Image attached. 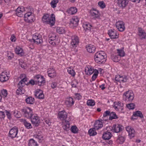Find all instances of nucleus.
Instances as JSON below:
<instances>
[{
    "instance_id": "f257e3e1",
    "label": "nucleus",
    "mask_w": 146,
    "mask_h": 146,
    "mask_svg": "<svg viewBox=\"0 0 146 146\" xmlns=\"http://www.w3.org/2000/svg\"><path fill=\"white\" fill-rule=\"evenodd\" d=\"M42 20L43 23L53 26L55 21V15L53 14H52L50 15L48 14H44L42 17Z\"/></svg>"
},
{
    "instance_id": "f03ea898",
    "label": "nucleus",
    "mask_w": 146,
    "mask_h": 146,
    "mask_svg": "<svg viewBox=\"0 0 146 146\" xmlns=\"http://www.w3.org/2000/svg\"><path fill=\"white\" fill-rule=\"evenodd\" d=\"M106 53L103 51H99L96 53L94 56L95 62L99 64L104 63L106 60Z\"/></svg>"
},
{
    "instance_id": "7ed1b4c3",
    "label": "nucleus",
    "mask_w": 146,
    "mask_h": 146,
    "mask_svg": "<svg viewBox=\"0 0 146 146\" xmlns=\"http://www.w3.org/2000/svg\"><path fill=\"white\" fill-rule=\"evenodd\" d=\"M49 43L52 46H54L59 42L58 38L56 35L53 33H50L48 35Z\"/></svg>"
},
{
    "instance_id": "20e7f679",
    "label": "nucleus",
    "mask_w": 146,
    "mask_h": 146,
    "mask_svg": "<svg viewBox=\"0 0 146 146\" xmlns=\"http://www.w3.org/2000/svg\"><path fill=\"white\" fill-rule=\"evenodd\" d=\"M10 77V72L8 70H5L0 75V80L2 82L7 81Z\"/></svg>"
},
{
    "instance_id": "39448f33",
    "label": "nucleus",
    "mask_w": 146,
    "mask_h": 146,
    "mask_svg": "<svg viewBox=\"0 0 146 146\" xmlns=\"http://www.w3.org/2000/svg\"><path fill=\"white\" fill-rule=\"evenodd\" d=\"M24 115L27 118H30L33 115L32 110L29 107L24 108L21 110Z\"/></svg>"
},
{
    "instance_id": "423d86ee",
    "label": "nucleus",
    "mask_w": 146,
    "mask_h": 146,
    "mask_svg": "<svg viewBox=\"0 0 146 146\" xmlns=\"http://www.w3.org/2000/svg\"><path fill=\"white\" fill-rule=\"evenodd\" d=\"M125 97V100L127 101H132L134 98V94L131 90H128L125 92L123 94Z\"/></svg>"
},
{
    "instance_id": "0eeeda50",
    "label": "nucleus",
    "mask_w": 146,
    "mask_h": 146,
    "mask_svg": "<svg viewBox=\"0 0 146 146\" xmlns=\"http://www.w3.org/2000/svg\"><path fill=\"white\" fill-rule=\"evenodd\" d=\"M24 20L27 23H31L33 21L34 17L32 13L28 12L24 15Z\"/></svg>"
},
{
    "instance_id": "6e6552de",
    "label": "nucleus",
    "mask_w": 146,
    "mask_h": 146,
    "mask_svg": "<svg viewBox=\"0 0 146 146\" xmlns=\"http://www.w3.org/2000/svg\"><path fill=\"white\" fill-rule=\"evenodd\" d=\"M79 21V19L76 16H75L72 17L70 20V27L72 28L76 27Z\"/></svg>"
},
{
    "instance_id": "1a4fd4ad",
    "label": "nucleus",
    "mask_w": 146,
    "mask_h": 146,
    "mask_svg": "<svg viewBox=\"0 0 146 146\" xmlns=\"http://www.w3.org/2000/svg\"><path fill=\"white\" fill-rule=\"evenodd\" d=\"M31 121L33 124L35 126H38L40 123L39 117L36 115H33L31 117Z\"/></svg>"
},
{
    "instance_id": "9d476101",
    "label": "nucleus",
    "mask_w": 146,
    "mask_h": 146,
    "mask_svg": "<svg viewBox=\"0 0 146 146\" xmlns=\"http://www.w3.org/2000/svg\"><path fill=\"white\" fill-rule=\"evenodd\" d=\"M33 39L34 42L36 44H40L42 42L41 36L38 33H36L33 35Z\"/></svg>"
},
{
    "instance_id": "9b49d317",
    "label": "nucleus",
    "mask_w": 146,
    "mask_h": 146,
    "mask_svg": "<svg viewBox=\"0 0 146 146\" xmlns=\"http://www.w3.org/2000/svg\"><path fill=\"white\" fill-rule=\"evenodd\" d=\"M35 81L40 86L43 85L45 83V80L43 77L40 75H38L35 77Z\"/></svg>"
},
{
    "instance_id": "f8f14e48",
    "label": "nucleus",
    "mask_w": 146,
    "mask_h": 146,
    "mask_svg": "<svg viewBox=\"0 0 146 146\" xmlns=\"http://www.w3.org/2000/svg\"><path fill=\"white\" fill-rule=\"evenodd\" d=\"M123 127L121 125L118 124L114 125L112 126L111 127L110 129L113 132L115 133H119L122 129Z\"/></svg>"
},
{
    "instance_id": "ddd939ff",
    "label": "nucleus",
    "mask_w": 146,
    "mask_h": 146,
    "mask_svg": "<svg viewBox=\"0 0 146 146\" xmlns=\"http://www.w3.org/2000/svg\"><path fill=\"white\" fill-rule=\"evenodd\" d=\"M79 42L78 38L77 36L73 35L71 37V44L73 47H76L78 45Z\"/></svg>"
},
{
    "instance_id": "4468645a",
    "label": "nucleus",
    "mask_w": 146,
    "mask_h": 146,
    "mask_svg": "<svg viewBox=\"0 0 146 146\" xmlns=\"http://www.w3.org/2000/svg\"><path fill=\"white\" fill-rule=\"evenodd\" d=\"M108 34L111 38L115 39L119 37V33L114 29L109 30L108 31Z\"/></svg>"
},
{
    "instance_id": "2eb2a0df",
    "label": "nucleus",
    "mask_w": 146,
    "mask_h": 146,
    "mask_svg": "<svg viewBox=\"0 0 146 146\" xmlns=\"http://www.w3.org/2000/svg\"><path fill=\"white\" fill-rule=\"evenodd\" d=\"M115 26L117 29L120 31L122 32L125 29L124 23L121 21H118L116 23Z\"/></svg>"
},
{
    "instance_id": "dca6fc26",
    "label": "nucleus",
    "mask_w": 146,
    "mask_h": 146,
    "mask_svg": "<svg viewBox=\"0 0 146 146\" xmlns=\"http://www.w3.org/2000/svg\"><path fill=\"white\" fill-rule=\"evenodd\" d=\"M26 11L25 9L22 6L18 7L15 11L16 15L18 17H21L23 15V13Z\"/></svg>"
},
{
    "instance_id": "f3484780",
    "label": "nucleus",
    "mask_w": 146,
    "mask_h": 146,
    "mask_svg": "<svg viewBox=\"0 0 146 146\" xmlns=\"http://www.w3.org/2000/svg\"><path fill=\"white\" fill-rule=\"evenodd\" d=\"M18 131V129L16 127H14L9 131V136L13 138L17 137Z\"/></svg>"
},
{
    "instance_id": "a211bd4d",
    "label": "nucleus",
    "mask_w": 146,
    "mask_h": 146,
    "mask_svg": "<svg viewBox=\"0 0 146 146\" xmlns=\"http://www.w3.org/2000/svg\"><path fill=\"white\" fill-rule=\"evenodd\" d=\"M20 78L21 80L19 82L18 86H20L23 87L27 84V78L25 77V75L24 74H22L20 75Z\"/></svg>"
},
{
    "instance_id": "6ab92c4d",
    "label": "nucleus",
    "mask_w": 146,
    "mask_h": 146,
    "mask_svg": "<svg viewBox=\"0 0 146 146\" xmlns=\"http://www.w3.org/2000/svg\"><path fill=\"white\" fill-rule=\"evenodd\" d=\"M67 116V113L64 110L59 111L58 113V118L62 121L66 120Z\"/></svg>"
},
{
    "instance_id": "aec40b11",
    "label": "nucleus",
    "mask_w": 146,
    "mask_h": 146,
    "mask_svg": "<svg viewBox=\"0 0 146 146\" xmlns=\"http://www.w3.org/2000/svg\"><path fill=\"white\" fill-rule=\"evenodd\" d=\"M35 95L37 98L39 99H43L44 98L43 91L40 89H37L36 90Z\"/></svg>"
},
{
    "instance_id": "412c9836",
    "label": "nucleus",
    "mask_w": 146,
    "mask_h": 146,
    "mask_svg": "<svg viewBox=\"0 0 146 146\" xmlns=\"http://www.w3.org/2000/svg\"><path fill=\"white\" fill-rule=\"evenodd\" d=\"M126 129L130 138H133L135 136V131L132 127L131 126H127L126 127Z\"/></svg>"
},
{
    "instance_id": "4be33fe9",
    "label": "nucleus",
    "mask_w": 146,
    "mask_h": 146,
    "mask_svg": "<svg viewBox=\"0 0 146 146\" xmlns=\"http://www.w3.org/2000/svg\"><path fill=\"white\" fill-rule=\"evenodd\" d=\"M138 34L141 39H144L146 36V33L144 30L140 27L138 28Z\"/></svg>"
},
{
    "instance_id": "5701e85b",
    "label": "nucleus",
    "mask_w": 146,
    "mask_h": 146,
    "mask_svg": "<svg viewBox=\"0 0 146 146\" xmlns=\"http://www.w3.org/2000/svg\"><path fill=\"white\" fill-rule=\"evenodd\" d=\"M96 69H94L93 68L90 66H88L85 68V72L87 75H90L94 73Z\"/></svg>"
},
{
    "instance_id": "b1692460",
    "label": "nucleus",
    "mask_w": 146,
    "mask_h": 146,
    "mask_svg": "<svg viewBox=\"0 0 146 146\" xmlns=\"http://www.w3.org/2000/svg\"><path fill=\"white\" fill-rule=\"evenodd\" d=\"M47 73L48 76L51 78L55 77L56 75V71L53 68H49L47 70Z\"/></svg>"
},
{
    "instance_id": "393cba45",
    "label": "nucleus",
    "mask_w": 146,
    "mask_h": 146,
    "mask_svg": "<svg viewBox=\"0 0 146 146\" xmlns=\"http://www.w3.org/2000/svg\"><path fill=\"white\" fill-rule=\"evenodd\" d=\"M123 104L120 102H115L113 105V107L116 110H119L123 109Z\"/></svg>"
},
{
    "instance_id": "a878e982",
    "label": "nucleus",
    "mask_w": 146,
    "mask_h": 146,
    "mask_svg": "<svg viewBox=\"0 0 146 146\" xmlns=\"http://www.w3.org/2000/svg\"><path fill=\"white\" fill-rule=\"evenodd\" d=\"M15 51L16 53L19 56H22L24 54L23 49L19 46H17L15 49Z\"/></svg>"
},
{
    "instance_id": "bb28decb",
    "label": "nucleus",
    "mask_w": 146,
    "mask_h": 146,
    "mask_svg": "<svg viewBox=\"0 0 146 146\" xmlns=\"http://www.w3.org/2000/svg\"><path fill=\"white\" fill-rule=\"evenodd\" d=\"M103 124L102 121L97 120L96 121L94 124V128L96 129H100L103 127Z\"/></svg>"
},
{
    "instance_id": "cd10ccee",
    "label": "nucleus",
    "mask_w": 146,
    "mask_h": 146,
    "mask_svg": "<svg viewBox=\"0 0 146 146\" xmlns=\"http://www.w3.org/2000/svg\"><path fill=\"white\" fill-rule=\"evenodd\" d=\"M65 102L67 106L70 107L74 104V101L72 98L71 97H69L66 99Z\"/></svg>"
},
{
    "instance_id": "c85d7f7f",
    "label": "nucleus",
    "mask_w": 146,
    "mask_h": 146,
    "mask_svg": "<svg viewBox=\"0 0 146 146\" xmlns=\"http://www.w3.org/2000/svg\"><path fill=\"white\" fill-rule=\"evenodd\" d=\"M86 48L87 51L89 53H94L95 51L96 47L93 45L90 44L88 45Z\"/></svg>"
},
{
    "instance_id": "c756f323",
    "label": "nucleus",
    "mask_w": 146,
    "mask_h": 146,
    "mask_svg": "<svg viewBox=\"0 0 146 146\" xmlns=\"http://www.w3.org/2000/svg\"><path fill=\"white\" fill-rule=\"evenodd\" d=\"M91 15L96 17H98L99 14V11L96 9L92 8L90 11Z\"/></svg>"
},
{
    "instance_id": "7c9ffc66",
    "label": "nucleus",
    "mask_w": 146,
    "mask_h": 146,
    "mask_svg": "<svg viewBox=\"0 0 146 146\" xmlns=\"http://www.w3.org/2000/svg\"><path fill=\"white\" fill-rule=\"evenodd\" d=\"M21 121L23 122L25 127L28 129H30L32 128V126L30 123L26 121L24 119H21Z\"/></svg>"
},
{
    "instance_id": "2f4dec72",
    "label": "nucleus",
    "mask_w": 146,
    "mask_h": 146,
    "mask_svg": "<svg viewBox=\"0 0 146 146\" xmlns=\"http://www.w3.org/2000/svg\"><path fill=\"white\" fill-rule=\"evenodd\" d=\"M62 123L63 129L66 130H68L70 127L69 121L67 120H65L62 121Z\"/></svg>"
},
{
    "instance_id": "473e14b6",
    "label": "nucleus",
    "mask_w": 146,
    "mask_h": 146,
    "mask_svg": "<svg viewBox=\"0 0 146 146\" xmlns=\"http://www.w3.org/2000/svg\"><path fill=\"white\" fill-rule=\"evenodd\" d=\"M118 3L120 7H124L127 5L128 1L127 0H119Z\"/></svg>"
},
{
    "instance_id": "72a5a7b5",
    "label": "nucleus",
    "mask_w": 146,
    "mask_h": 146,
    "mask_svg": "<svg viewBox=\"0 0 146 146\" xmlns=\"http://www.w3.org/2000/svg\"><path fill=\"white\" fill-rule=\"evenodd\" d=\"M67 12L70 15H73L77 12V9L76 7H71L67 10Z\"/></svg>"
},
{
    "instance_id": "f704fd0d",
    "label": "nucleus",
    "mask_w": 146,
    "mask_h": 146,
    "mask_svg": "<svg viewBox=\"0 0 146 146\" xmlns=\"http://www.w3.org/2000/svg\"><path fill=\"white\" fill-rule=\"evenodd\" d=\"M25 90L21 86H18V88L16 90V93L17 95H22L25 94Z\"/></svg>"
},
{
    "instance_id": "c9c22d12",
    "label": "nucleus",
    "mask_w": 146,
    "mask_h": 146,
    "mask_svg": "<svg viewBox=\"0 0 146 146\" xmlns=\"http://www.w3.org/2000/svg\"><path fill=\"white\" fill-rule=\"evenodd\" d=\"M25 101L27 104H32L34 103L35 100L32 97L29 96L26 99Z\"/></svg>"
},
{
    "instance_id": "e433bc0d",
    "label": "nucleus",
    "mask_w": 146,
    "mask_h": 146,
    "mask_svg": "<svg viewBox=\"0 0 146 146\" xmlns=\"http://www.w3.org/2000/svg\"><path fill=\"white\" fill-rule=\"evenodd\" d=\"M111 136V133L109 132H106L104 133L103 135V138L105 140L109 139Z\"/></svg>"
},
{
    "instance_id": "4c0bfd02",
    "label": "nucleus",
    "mask_w": 146,
    "mask_h": 146,
    "mask_svg": "<svg viewBox=\"0 0 146 146\" xmlns=\"http://www.w3.org/2000/svg\"><path fill=\"white\" fill-rule=\"evenodd\" d=\"M83 27L85 31H90L91 26L88 23L85 22L83 25Z\"/></svg>"
},
{
    "instance_id": "58836bf2",
    "label": "nucleus",
    "mask_w": 146,
    "mask_h": 146,
    "mask_svg": "<svg viewBox=\"0 0 146 146\" xmlns=\"http://www.w3.org/2000/svg\"><path fill=\"white\" fill-rule=\"evenodd\" d=\"M117 53L118 56L120 57H123L125 55V53L124 51V48L123 47L120 49H117Z\"/></svg>"
},
{
    "instance_id": "ea45409f",
    "label": "nucleus",
    "mask_w": 146,
    "mask_h": 146,
    "mask_svg": "<svg viewBox=\"0 0 146 146\" xmlns=\"http://www.w3.org/2000/svg\"><path fill=\"white\" fill-rule=\"evenodd\" d=\"M56 31L59 34H62L65 33V30L64 28L62 27H58L56 28Z\"/></svg>"
},
{
    "instance_id": "a19ab883",
    "label": "nucleus",
    "mask_w": 146,
    "mask_h": 146,
    "mask_svg": "<svg viewBox=\"0 0 146 146\" xmlns=\"http://www.w3.org/2000/svg\"><path fill=\"white\" fill-rule=\"evenodd\" d=\"M110 111L108 110L106 111L104 113L103 119L104 120H107L108 119V117H110Z\"/></svg>"
},
{
    "instance_id": "79ce46f5",
    "label": "nucleus",
    "mask_w": 146,
    "mask_h": 146,
    "mask_svg": "<svg viewBox=\"0 0 146 146\" xmlns=\"http://www.w3.org/2000/svg\"><path fill=\"white\" fill-rule=\"evenodd\" d=\"M111 59L114 62H118L120 60V58L118 55L113 54L111 56Z\"/></svg>"
},
{
    "instance_id": "37998d69",
    "label": "nucleus",
    "mask_w": 146,
    "mask_h": 146,
    "mask_svg": "<svg viewBox=\"0 0 146 146\" xmlns=\"http://www.w3.org/2000/svg\"><path fill=\"white\" fill-rule=\"evenodd\" d=\"M37 143L33 139H31L29 140V146H37Z\"/></svg>"
},
{
    "instance_id": "c03bdc74",
    "label": "nucleus",
    "mask_w": 146,
    "mask_h": 146,
    "mask_svg": "<svg viewBox=\"0 0 146 146\" xmlns=\"http://www.w3.org/2000/svg\"><path fill=\"white\" fill-rule=\"evenodd\" d=\"M96 129L94 128L90 129L88 131V133L89 135L91 136H94L96 135L97 134L96 131Z\"/></svg>"
},
{
    "instance_id": "a18cd8bd",
    "label": "nucleus",
    "mask_w": 146,
    "mask_h": 146,
    "mask_svg": "<svg viewBox=\"0 0 146 146\" xmlns=\"http://www.w3.org/2000/svg\"><path fill=\"white\" fill-rule=\"evenodd\" d=\"M98 4L99 7L101 9H103L106 7V4L103 1H99Z\"/></svg>"
},
{
    "instance_id": "49530a36",
    "label": "nucleus",
    "mask_w": 146,
    "mask_h": 146,
    "mask_svg": "<svg viewBox=\"0 0 146 146\" xmlns=\"http://www.w3.org/2000/svg\"><path fill=\"white\" fill-rule=\"evenodd\" d=\"M59 0H53L50 3L51 7L53 8L56 7L57 4Z\"/></svg>"
},
{
    "instance_id": "de8ad7c7",
    "label": "nucleus",
    "mask_w": 146,
    "mask_h": 146,
    "mask_svg": "<svg viewBox=\"0 0 146 146\" xmlns=\"http://www.w3.org/2000/svg\"><path fill=\"white\" fill-rule=\"evenodd\" d=\"M87 104L88 106H93L95 105V103L94 100L90 99L87 101Z\"/></svg>"
},
{
    "instance_id": "09e8293b",
    "label": "nucleus",
    "mask_w": 146,
    "mask_h": 146,
    "mask_svg": "<svg viewBox=\"0 0 146 146\" xmlns=\"http://www.w3.org/2000/svg\"><path fill=\"white\" fill-rule=\"evenodd\" d=\"M133 116L134 117H139L141 118L143 117L142 113L140 111H137L134 113Z\"/></svg>"
},
{
    "instance_id": "8fccbe9b",
    "label": "nucleus",
    "mask_w": 146,
    "mask_h": 146,
    "mask_svg": "<svg viewBox=\"0 0 146 146\" xmlns=\"http://www.w3.org/2000/svg\"><path fill=\"white\" fill-rule=\"evenodd\" d=\"M117 118V117L115 112H110V116L109 117V119L110 120H112L113 119H116Z\"/></svg>"
},
{
    "instance_id": "3c124183",
    "label": "nucleus",
    "mask_w": 146,
    "mask_h": 146,
    "mask_svg": "<svg viewBox=\"0 0 146 146\" xmlns=\"http://www.w3.org/2000/svg\"><path fill=\"white\" fill-rule=\"evenodd\" d=\"M125 140V138L124 137L120 136L118 137L117 140V142L119 144H122L124 142Z\"/></svg>"
},
{
    "instance_id": "603ef678",
    "label": "nucleus",
    "mask_w": 146,
    "mask_h": 146,
    "mask_svg": "<svg viewBox=\"0 0 146 146\" xmlns=\"http://www.w3.org/2000/svg\"><path fill=\"white\" fill-rule=\"evenodd\" d=\"M13 114L16 118H19L21 116V114L20 111L17 110H15L13 112Z\"/></svg>"
},
{
    "instance_id": "864d4df0",
    "label": "nucleus",
    "mask_w": 146,
    "mask_h": 146,
    "mask_svg": "<svg viewBox=\"0 0 146 146\" xmlns=\"http://www.w3.org/2000/svg\"><path fill=\"white\" fill-rule=\"evenodd\" d=\"M35 137L38 139L39 141H41L43 139V136L41 132L35 135Z\"/></svg>"
},
{
    "instance_id": "5fc2aeb1",
    "label": "nucleus",
    "mask_w": 146,
    "mask_h": 146,
    "mask_svg": "<svg viewBox=\"0 0 146 146\" xmlns=\"http://www.w3.org/2000/svg\"><path fill=\"white\" fill-rule=\"evenodd\" d=\"M71 130L72 132L74 133H77L78 129L75 126H72L71 128Z\"/></svg>"
},
{
    "instance_id": "6e6d98bb",
    "label": "nucleus",
    "mask_w": 146,
    "mask_h": 146,
    "mask_svg": "<svg viewBox=\"0 0 146 146\" xmlns=\"http://www.w3.org/2000/svg\"><path fill=\"white\" fill-rule=\"evenodd\" d=\"M68 73L71 75L72 76H74L75 75V72L74 70L71 68H69L68 69Z\"/></svg>"
},
{
    "instance_id": "4d7b16f0",
    "label": "nucleus",
    "mask_w": 146,
    "mask_h": 146,
    "mask_svg": "<svg viewBox=\"0 0 146 146\" xmlns=\"http://www.w3.org/2000/svg\"><path fill=\"white\" fill-rule=\"evenodd\" d=\"M98 73V70H96L95 72L94 73V74L92 78V80L94 81L95 80L97 77Z\"/></svg>"
},
{
    "instance_id": "13d9d810",
    "label": "nucleus",
    "mask_w": 146,
    "mask_h": 146,
    "mask_svg": "<svg viewBox=\"0 0 146 146\" xmlns=\"http://www.w3.org/2000/svg\"><path fill=\"white\" fill-rule=\"evenodd\" d=\"M127 107L129 109H134L135 107V105L133 103H131L127 105Z\"/></svg>"
},
{
    "instance_id": "bf43d9fd",
    "label": "nucleus",
    "mask_w": 146,
    "mask_h": 146,
    "mask_svg": "<svg viewBox=\"0 0 146 146\" xmlns=\"http://www.w3.org/2000/svg\"><path fill=\"white\" fill-rule=\"evenodd\" d=\"M127 80V77L125 76H121L120 80H119V82H126Z\"/></svg>"
},
{
    "instance_id": "052dcab7",
    "label": "nucleus",
    "mask_w": 146,
    "mask_h": 146,
    "mask_svg": "<svg viewBox=\"0 0 146 146\" xmlns=\"http://www.w3.org/2000/svg\"><path fill=\"white\" fill-rule=\"evenodd\" d=\"M74 97L76 99L80 100L82 98V96L80 94L75 93Z\"/></svg>"
},
{
    "instance_id": "680f3d73",
    "label": "nucleus",
    "mask_w": 146,
    "mask_h": 146,
    "mask_svg": "<svg viewBox=\"0 0 146 146\" xmlns=\"http://www.w3.org/2000/svg\"><path fill=\"white\" fill-rule=\"evenodd\" d=\"M78 84V82L76 80L73 81L71 83V85L72 87L76 88Z\"/></svg>"
},
{
    "instance_id": "e2e57ef3",
    "label": "nucleus",
    "mask_w": 146,
    "mask_h": 146,
    "mask_svg": "<svg viewBox=\"0 0 146 146\" xmlns=\"http://www.w3.org/2000/svg\"><path fill=\"white\" fill-rule=\"evenodd\" d=\"M1 93L3 96L5 97L7 96V90H3L1 91Z\"/></svg>"
},
{
    "instance_id": "0e129e2a",
    "label": "nucleus",
    "mask_w": 146,
    "mask_h": 146,
    "mask_svg": "<svg viewBox=\"0 0 146 146\" xmlns=\"http://www.w3.org/2000/svg\"><path fill=\"white\" fill-rule=\"evenodd\" d=\"M7 56L9 59H11L13 57V54L10 52H8L7 54Z\"/></svg>"
},
{
    "instance_id": "69168bd1",
    "label": "nucleus",
    "mask_w": 146,
    "mask_h": 146,
    "mask_svg": "<svg viewBox=\"0 0 146 146\" xmlns=\"http://www.w3.org/2000/svg\"><path fill=\"white\" fill-rule=\"evenodd\" d=\"M19 64L20 66L23 68H25L27 67L26 64L25 63L22 62H19Z\"/></svg>"
},
{
    "instance_id": "338daca9",
    "label": "nucleus",
    "mask_w": 146,
    "mask_h": 146,
    "mask_svg": "<svg viewBox=\"0 0 146 146\" xmlns=\"http://www.w3.org/2000/svg\"><path fill=\"white\" fill-rule=\"evenodd\" d=\"M45 121L46 123L48 124V126H50L52 123V122L51 121V120L49 119H46Z\"/></svg>"
},
{
    "instance_id": "774afa93",
    "label": "nucleus",
    "mask_w": 146,
    "mask_h": 146,
    "mask_svg": "<svg viewBox=\"0 0 146 146\" xmlns=\"http://www.w3.org/2000/svg\"><path fill=\"white\" fill-rule=\"evenodd\" d=\"M51 86L52 88H56L57 86V83L56 82H53L51 84Z\"/></svg>"
}]
</instances>
